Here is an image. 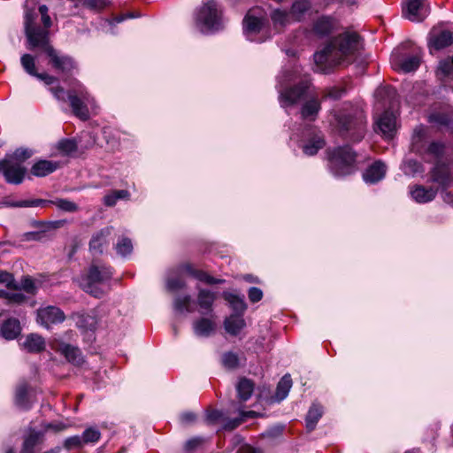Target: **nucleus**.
<instances>
[{"label":"nucleus","instance_id":"nucleus-1","mask_svg":"<svg viewBox=\"0 0 453 453\" xmlns=\"http://www.w3.org/2000/svg\"><path fill=\"white\" fill-rule=\"evenodd\" d=\"M49 9L45 4L40 5L38 12L35 9L25 11V33L27 37V48L30 50H38L45 53L48 65L50 68L62 75L72 74L77 68L74 59L58 50L50 41V27L51 19L48 14Z\"/></svg>","mask_w":453,"mask_h":453},{"label":"nucleus","instance_id":"nucleus-2","mask_svg":"<svg viewBox=\"0 0 453 453\" xmlns=\"http://www.w3.org/2000/svg\"><path fill=\"white\" fill-rule=\"evenodd\" d=\"M364 43L361 36L353 31H345L334 37L313 55L315 71L329 73L337 65H348L358 60Z\"/></svg>","mask_w":453,"mask_h":453},{"label":"nucleus","instance_id":"nucleus-3","mask_svg":"<svg viewBox=\"0 0 453 453\" xmlns=\"http://www.w3.org/2000/svg\"><path fill=\"white\" fill-rule=\"evenodd\" d=\"M329 125L343 140L360 142L366 131V116L364 111L350 103H344L330 111Z\"/></svg>","mask_w":453,"mask_h":453},{"label":"nucleus","instance_id":"nucleus-4","mask_svg":"<svg viewBox=\"0 0 453 453\" xmlns=\"http://www.w3.org/2000/svg\"><path fill=\"white\" fill-rule=\"evenodd\" d=\"M299 66L296 61L287 64L277 76L276 89L279 93V102L288 114V108L307 98L311 82L306 78H301Z\"/></svg>","mask_w":453,"mask_h":453},{"label":"nucleus","instance_id":"nucleus-5","mask_svg":"<svg viewBox=\"0 0 453 453\" xmlns=\"http://www.w3.org/2000/svg\"><path fill=\"white\" fill-rule=\"evenodd\" d=\"M195 27L204 35L222 32L227 24L222 4L217 0H203L193 16Z\"/></svg>","mask_w":453,"mask_h":453},{"label":"nucleus","instance_id":"nucleus-6","mask_svg":"<svg viewBox=\"0 0 453 453\" xmlns=\"http://www.w3.org/2000/svg\"><path fill=\"white\" fill-rule=\"evenodd\" d=\"M50 90L57 100L62 102L68 101L73 114L81 120L88 119L89 110L96 108L94 97L78 81L67 92L59 86L52 87Z\"/></svg>","mask_w":453,"mask_h":453},{"label":"nucleus","instance_id":"nucleus-7","mask_svg":"<svg viewBox=\"0 0 453 453\" xmlns=\"http://www.w3.org/2000/svg\"><path fill=\"white\" fill-rule=\"evenodd\" d=\"M411 150L428 163H441L446 156L447 147L441 141H428L426 128L423 126L414 129Z\"/></svg>","mask_w":453,"mask_h":453},{"label":"nucleus","instance_id":"nucleus-8","mask_svg":"<svg viewBox=\"0 0 453 453\" xmlns=\"http://www.w3.org/2000/svg\"><path fill=\"white\" fill-rule=\"evenodd\" d=\"M290 142L302 150L305 156H315L326 146L323 132L316 126L306 124L290 135Z\"/></svg>","mask_w":453,"mask_h":453},{"label":"nucleus","instance_id":"nucleus-9","mask_svg":"<svg viewBox=\"0 0 453 453\" xmlns=\"http://www.w3.org/2000/svg\"><path fill=\"white\" fill-rule=\"evenodd\" d=\"M242 26L243 35L250 42L261 43L271 37L265 12L259 7L248 11L243 19Z\"/></svg>","mask_w":453,"mask_h":453},{"label":"nucleus","instance_id":"nucleus-10","mask_svg":"<svg viewBox=\"0 0 453 453\" xmlns=\"http://www.w3.org/2000/svg\"><path fill=\"white\" fill-rule=\"evenodd\" d=\"M336 28V21L330 16H320L313 21L311 29H299L293 35V46L302 47L312 42L314 38L329 36Z\"/></svg>","mask_w":453,"mask_h":453},{"label":"nucleus","instance_id":"nucleus-11","mask_svg":"<svg viewBox=\"0 0 453 453\" xmlns=\"http://www.w3.org/2000/svg\"><path fill=\"white\" fill-rule=\"evenodd\" d=\"M112 275L113 270L111 266L92 264L88 273L81 276L80 285L85 292L96 298H101L104 294L102 286L108 282Z\"/></svg>","mask_w":453,"mask_h":453},{"label":"nucleus","instance_id":"nucleus-12","mask_svg":"<svg viewBox=\"0 0 453 453\" xmlns=\"http://www.w3.org/2000/svg\"><path fill=\"white\" fill-rule=\"evenodd\" d=\"M356 153L349 145L328 150V167L337 178L345 177L355 171Z\"/></svg>","mask_w":453,"mask_h":453},{"label":"nucleus","instance_id":"nucleus-13","mask_svg":"<svg viewBox=\"0 0 453 453\" xmlns=\"http://www.w3.org/2000/svg\"><path fill=\"white\" fill-rule=\"evenodd\" d=\"M420 62L421 56L418 51L407 54L401 48L394 50L390 57V63L393 68L403 73L416 71L419 67Z\"/></svg>","mask_w":453,"mask_h":453},{"label":"nucleus","instance_id":"nucleus-14","mask_svg":"<svg viewBox=\"0 0 453 453\" xmlns=\"http://www.w3.org/2000/svg\"><path fill=\"white\" fill-rule=\"evenodd\" d=\"M49 204L56 205L59 210L65 212H75L79 210V206L74 202L68 199L58 198L56 200H44V199H25L10 202L9 205L16 208L23 207H39L47 206Z\"/></svg>","mask_w":453,"mask_h":453},{"label":"nucleus","instance_id":"nucleus-15","mask_svg":"<svg viewBox=\"0 0 453 453\" xmlns=\"http://www.w3.org/2000/svg\"><path fill=\"white\" fill-rule=\"evenodd\" d=\"M50 347L74 366H81L84 363V356L77 346L60 340H54L51 342Z\"/></svg>","mask_w":453,"mask_h":453},{"label":"nucleus","instance_id":"nucleus-16","mask_svg":"<svg viewBox=\"0 0 453 453\" xmlns=\"http://www.w3.org/2000/svg\"><path fill=\"white\" fill-rule=\"evenodd\" d=\"M0 171L6 181L12 184L21 183L26 173V168L19 162L10 157H4L0 161Z\"/></svg>","mask_w":453,"mask_h":453},{"label":"nucleus","instance_id":"nucleus-17","mask_svg":"<svg viewBox=\"0 0 453 453\" xmlns=\"http://www.w3.org/2000/svg\"><path fill=\"white\" fill-rule=\"evenodd\" d=\"M428 13L427 0H408L403 8V16L411 21H422Z\"/></svg>","mask_w":453,"mask_h":453},{"label":"nucleus","instance_id":"nucleus-18","mask_svg":"<svg viewBox=\"0 0 453 453\" xmlns=\"http://www.w3.org/2000/svg\"><path fill=\"white\" fill-rule=\"evenodd\" d=\"M65 319L63 311L56 306L50 305L41 308L37 311V321L47 329H50L52 325L62 323Z\"/></svg>","mask_w":453,"mask_h":453},{"label":"nucleus","instance_id":"nucleus-19","mask_svg":"<svg viewBox=\"0 0 453 453\" xmlns=\"http://www.w3.org/2000/svg\"><path fill=\"white\" fill-rule=\"evenodd\" d=\"M453 44V32L447 29L434 28L428 36L430 51L440 50Z\"/></svg>","mask_w":453,"mask_h":453},{"label":"nucleus","instance_id":"nucleus-20","mask_svg":"<svg viewBox=\"0 0 453 453\" xmlns=\"http://www.w3.org/2000/svg\"><path fill=\"white\" fill-rule=\"evenodd\" d=\"M20 64L25 72L44 82L45 85H52L58 81L55 76L46 73H38L35 67V58L28 53L23 54L20 58Z\"/></svg>","mask_w":453,"mask_h":453},{"label":"nucleus","instance_id":"nucleus-21","mask_svg":"<svg viewBox=\"0 0 453 453\" xmlns=\"http://www.w3.org/2000/svg\"><path fill=\"white\" fill-rule=\"evenodd\" d=\"M112 227L108 226L96 233L89 242V250L93 255H102L110 243Z\"/></svg>","mask_w":453,"mask_h":453},{"label":"nucleus","instance_id":"nucleus-22","mask_svg":"<svg viewBox=\"0 0 453 453\" xmlns=\"http://www.w3.org/2000/svg\"><path fill=\"white\" fill-rule=\"evenodd\" d=\"M431 180L442 188V192L445 191L452 182V176L449 165L442 162L434 164V166L431 170Z\"/></svg>","mask_w":453,"mask_h":453},{"label":"nucleus","instance_id":"nucleus-23","mask_svg":"<svg viewBox=\"0 0 453 453\" xmlns=\"http://www.w3.org/2000/svg\"><path fill=\"white\" fill-rule=\"evenodd\" d=\"M376 125L386 138L391 139L396 131V117L392 111H385L377 120Z\"/></svg>","mask_w":453,"mask_h":453},{"label":"nucleus","instance_id":"nucleus-24","mask_svg":"<svg viewBox=\"0 0 453 453\" xmlns=\"http://www.w3.org/2000/svg\"><path fill=\"white\" fill-rule=\"evenodd\" d=\"M217 324L214 316L209 318H200L193 322L194 334L197 337L208 338L216 332Z\"/></svg>","mask_w":453,"mask_h":453},{"label":"nucleus","instance_id":"nucleus-25","mask_svg":"<svg viewBox=\"0 0 453 453\" xmlns=\"http://www.w3.org/2000/svg\"><path fill=\"white\" fill-rule=\"evenodd\" d=\"M386 173V165L380 160H377L365 170L363 180L366 184H375L384 179Z\"/></svg>","mask_w":453,"mask_h":453},{"label":"nucleus","instance_id":"nucleus-26","mask_svg":"<svg viewBox=\"0 0 453 453\" xmlns=\"http://www.w3.org/2000/svg\"><path fill=\"white\" fill-rule=\"evenodd\" d=\"M198 289L197 295V303L199 305V312L202 315H208L212 312V305L216 300V293L204 289L196 288Z\"/></svg>","mask_w":453,"mask_h":453},{"label":"nucleus","instance_id":"nucleus-27","mask_svg":"<svg viewBox=\"0 0 453 453\" xmlns=\"http://www.w3.org/2000/svg\"><path fill=\"white\" fill-rule=\"evenodd\" d=\"M411 198L418 203H426L433 201L437 194L434 188H425L421 185H415L410 188Z\"/></svg>","mask_w":453,"mask_h":453},{"label":"nucleus","instance_id":"nucleus-28","mask_svg":"<svg viewBox=\"0 0 453 453\" xmlns=\"http://www.w3.org/2000/svg\"><path fill=\"white\" fill-rule=\"evenodd\" d=\"M183 273H185V270L182 268V265L168 272L166 277V289L168 291L175 292L185 287V281L182 279Z\"/></svg>","mask_w":453,"mask_h":453},{"label":"nucleus","instance_id":"nucleus-29","mask_svg":"<svg viewBox=\"0 0 453 453\" xmlns=\"http://www.w3.org/2000/svg\"><path fill=\"white\" fill-rule=\"evenodd\" d=\"M15 403L19 408L25 411L32 407L33 403L30 399L29 388L26 381H21L16 388Z\"/></svg>","mask_w":453,"mask_h":453},{"label":"nucleus","instance_id":"nucleus-30","mask_svg":"<svg viewBox=\"0 0 453 453\" xmlns=\"http://www.w3.org/2000/svg\"><path fill=\"white\" fill-rule=\"evenodd\" d=\"M20 332L19 320L14 318H10L4 321L0 328V335L8 341L16 339Z\"/></svg>","mask_w":453,"mask_h":453},{"label":"nucleus","instance_id":"nucleus-31","mask_svg":"<svg viewBox=\"0 0 453 453\" xmlns=\"http://www.w3.org/2000/svg\"><path fill=\"white\" fill-rule=\"evenodd\" d=\"M21 347L30 353H40L44 350L46 343L44 339L37 334H29L20 343Z\"/></svg>","mask_w":453,"mask_h":453},{"label":"nucleus","instance_id":"nucleus-32","mask_svg":"<svg viewBox=\"0 0 453 453\" xmlns=\"http://www.w3.org/2000/svg\"><path fill=\"white\" fill-rule=\"evenodd\" d=\"M246 322L242 314H231L224 320V328L227 334L236 336L245 327Z\"/></svg>","mask_w":453,"mask_h":453},{"label":"nucleus","instance_id":"nucleus-33","mask_svg":"<svg viewBox=\"0 0 453 453\" xmlns=\"http://www.w3.org/2000/svg\"><path fill=\"white\" fill-rule=\"evenodd\" d=\"M222 296L232 308V314H242V316H243L245 311L247 310L244 296H239L229 291H224Z\"/></svg>","mask_w":453,"mask_h":453},{"label":"nucleus","instance_id":"nucleus-34","mask_svg":"<svg viewBox=\"0 0 453 453\" xmlns=\"http://www.w3.org/2000/svg\"><path fill=\"white\" fill-rule=\"evenodd\" d=\"M321 109V102L317 97H311L305 101L301 108L303 119L313 121L316 119Z\"/></svg>","mask_w":453,"mask_h":453},{"label":"nucleus","instance_id":"nucleus-35","mask_svg":"<svg viewBox=\"0 0 453 453\" xmlns=\"http://www.w3.org/2000/svg\"><path fill=\"white\" fill-rule=\"evenodd\" d=\"M59 167V163L50 160H39L31 168V173L37 177H44Z\"/></svg>","mask_w":453,"mask_h":453},{"label":"nucleus","instance_id":"nucleus-36","mask_svg":"<svg viewBox=\"0 0 453 453\" xmlns=\"http://www.w3.org/2000/svg\"><path fill=\"white\" fill-rule=\"evenodd\" d=\"M182 268L185 270L186 273L191 275L199 281L204 282L208 285L219 284L224 281L223 280L216 279L209 275L203 271L194 269L193 266L189 264L182 265Z\"/></svg>","mask_w":453,"mask_h":453},{"label":"nucleus","instance_id":"nucleus-37","mask_svg":"<svg viewBox=\"0 0 453 453\" xmlns=\"http://www.w3.org/2000/svg\"><path fill=\"white\" fill-rule=\"evenodd\" d=\"M271 19L278 32L294 21L289 12L280 9H275L271 12Z\"/></svg>","mask_w":453,"mask_h":453},{"label":"nucleus","instance_id":"nucleus-38","mask_svg":"<svg viewBox=\"0 0 453 453\" xmlns=\"http://www.w3.org/2000/svg\"><path fill=\"white\" fill-rule=\"evenodd\" d=\"M323 407L317 403H313L310 407L308 413L305 418L306 428L308 431H313L323 415Z\"/></svg>","mask_w":453,"mask_h":453},{"label":"nucleus","instance_id":"nucleus-39","mask_svg":"<svg viewBox=\"0 0 453 453\" xmlns=\"http://www.w3.org/2000/svg\"><path fill=\"white\" fill-rule=\"evenodd\" d=\"M428 121L435 124L439 127H449L453 121V113L451 109L448 108L442 111H434L429 114Z\"/></svg>","mask_w":453,"mask_h":453},{"label":"nucleus","instance_id":"nucleus-40","mask_svg":"<svg viewBox=\"0 0 453 453\" xmlns=\"http://www.w3.org/2000/svg\"><path fill=\"white\" fill-rule=\"evenodd\" d=\"M292 379L290 374H285L278 382L276 387L275 395L273 396L276 402H281L288 395L292 388Z\"/></svg>","mask_w":453,"mask_h":453},{"label":"nucleus","instance_id":"nucleus-41","mask_svg":"<svg viewBox=\"0 0 453 453\" xmlns=\"http://www.w3.org/2000/svg\"><path fill=\"white\" fill-rule=\"evenodd\" d=\"M76 316V325L78 327L88 331H94L96 329L97 319L93 312L78 313Z\"/></svg>","mask_w":453,"mask_h":453},{"label":"nucleus","instance_id":"nucleus-42","mask_svg":"<svg viewBox=\"0 0 453 453\" xmlns=\"http://www.w3.org/2000/svg\"><path fill=\"white\" fill-rule=\"evenodd\" d=\"M311 3L308 0H296L291 7L289 13L294 21H299L310 10Z\"/></svg>","mask_w":453,"mask_h":453},{"label":"nucleus","instance_id":"nucleus-43","mask_svg":"<svg viewBox=\"0 0 453 453\" xmlns=\"http://www.w3.org/2000/svg\"><path fill=\"white\" fill-rule=\"evenodd\" d=\"M236 390L240 400L245 402L250 398L254 390V384L250 380L242 378L239 380Z\"/></svg>","mask_w":453,"mask_h":453},{"label":"nucleus","instance_id":"nucleus-44","mask_svg":"<svg viewBox=\"0 0 453 453\" xmlns=\"http://www.w3.org/2000/svg\"><path fill=\"white\" fill-rule=\"evenodd\" d=\"M130 193L127 190H111L104 196V203L106 206H114L119 200H129Z\"/></svg>","mask_w":453,"mask_h":453},{"label":"nucleus","instance_id":"nucleus-45","mask_svg":"<svg viewBox=\"0 0 453 453\" xmlns=\"http://www.w3.org/2000/svg\"><path fill=\"white\" fill-rule=\"evenodd\" d=\"M173 308L178 312H193L192 298L189 295L178 296L174 298Z\"/></svg>","mask_w":453,"mask_h":453},{"label":"nucleus","instance_id":"nucleus-46","mask_svg":"<svg viewBox=\"0 0 453 453\" xmlns=\"http://www.w3.org/2000/svg\"><path fill=\"white\" fill-rule=\"evenodd\" d=\"M220 363L226 370H235L239 367L240 358L237 353L226 351L221 355Z\"/></svg>","mask_w":453,"mask_h":453},{"label":"nucleus","instance_id":"nucleus-47","mask_svg":"<svg viewBox=\"0 0 453 453\" xmlns=\"http://www.w3.org/2000/svg\"><path fill=\"white\" fill-rule=\"evenodd\" d=\"M404 174L415 176L424 172L423 165L416 159H407L402 165Z\"/></svg>","mask_w":453,"mask_h":453},{"label":"nucleus","instance_id":"nucleus-48","mask_svg":"<svg viewBox=\"0 0 453 453\" xmlns=\"http://www.w3.org/2000/svg\"><path fill=\"white\" fill-rule=\"evenodd\" d=\"M115 250L118 255L126 257L133 251L132 241L129 238L124 236L119 238L115 244Z\"/></svg>","mask_w":453,"mask_h":453},{"label":"nucleus","instance_id":"nucleus-49","mask_svg":"<svg viewBox=\"0 0 453 453\" xmlns=\"http://www.w3.org/2000/svg\"><path fill=\"white\" fill-rule=\"evenodd\" d=\"M57 148L63 155L68 156L77 150L78 142L75 139H62L58 142Z\"/></svg>","mask_w":453,"mask_h":453},{"label":"nucleus","instance_id":"nucleus-50","mask_svg":"<svg viewBox=\"0 0 453 453\" xmlns=\"http://www.w3.org/2000/svg\"><path fill=\"white\" fill-rule=\"evenodd\" d=\"M84 444L97 442L101 437L100 431L96 426H89L81 434Z\"/></svg>","mask_w":453,"mask_h":453},{"label":"nucleus","instance_id":"nucleus-51","mask_svg":"<svg viewBox=\"0 0 453 453\" xmlns=\"http://www.w3.org/2000/svg\"><path fill=\"white\" fill-rule=\"evenodd\" d=\"M33 155V150L27 148H19L13 153L7 154L5 157H10L12 160L19 162L20 165L22 163L31 157Z\"/></svg>","mask_w":453,"mask_h":453},{"label":"nucleus","instance_id":"nucleus-52","mask_svg":"<svg viewBox=\"0 0 453 453\" xmlns=\"http://www.w3.org/2000/svg\"><path fill=\"white\" fill-rule=\"evenodd\" d=\"M0 285L8 289L17 290L19 288L13 274L4 270H0Z\"/></svg>","mask_w":453,"mask_h":453},{"label":"nucleus","instance_id":"nucleus-53","mask_svg":"<svg viewBox=\"0 0 453 453\" xmlns=\"http://www.w3.org/2000/svg\"><path fill=\"white\" fill-rule=\"evenodd\" d=\"M0 298L6 299L9 303H22L26 300V296L20 292H8L0 289Z\"/></svg>","mask_w":453,"mask_h":453},{"label":"nucleus","instance_id":"nucleus-54","mask_svg":"<svg viewBox=\"0 0 453 453\" xmlns=\"http://www.w3.org/2000/svg\"><path fill=\"white\" fill-rule=\"evenodd\" d=\"M252 411L249 412H242L241 417L232 418V419H226L225 418V421L223 422V427L226 430H233L239 426L244 420L246 417H249L252 414Z\"/></svg>","mask_w":453,"mask_h":453},{"label":"nucleus","instance_id":"nucleus-55","mask_svg":"<svg viewBox=\"0 0 453 453\" xmlns=\"http://www.w3.org/2000/svg\"><path fill=\"white\" fill-rule=\"evenodd\" d=\"M205 419L210 425L223 423L225 421V414L219 410H209L206 412Z\"/></svg>","mask_w":453,"mask_h":453},{"label":"nucleus","instance_id":"nucleus-56","mask_svg":"<svg viewBox=\"0 0 453 453\" xmlns=\"http://www.w3.org/2000/svg\"><path fill=\"white\" fill-rule=\"evenodd\" d=\"M79 4H81L87 9L91 11L99 12L103 10L106 6L105 0H80L77 2Z\"/></svg>","mask_w":453,"mask_h":453},{"label":"nucleus","instance_id":"nucleus-57","mask_svg":"<svg viewBox=\"0 0 453 453\" xmlns=\"http://www.w3.org/2000/svg\"><path fill=\"white\" fill-rule=\"evenodd\" d=\"M65 449H73L81 448L84 443L81 435H74L65 439L64 443Z\"/></svg>","mask_w":453,"mask_h":453},{"label":"nucleus","instance_id":"nucleus-58","mask_svg":"<svg viewBox=\"0 0 453 453\" xmlns=\"http://www.w3.org/2000/svg\"><path fill=\"white\" fill-rule=\"evenodd\" d=\"M204 441V439L202 437H194L187 441L185 443L184 449L187 452H192L196 450L199 446H201Z\"/></svg>","mask_w":453,"mask_h":453},{"label":"nucleus","instance_id":"nucleus-59","mask_svg":"<svg viewBox=\"0 0 453 453\" xmlns=\"http://www.w3.org/2000/svg\"><path fill=\"white\" fill-rule=\"evenodd\" d=\"M248 296L251 303H257L263 298V291L256 287H252L248 291Z\"/></svg>","mask_w":453,"mask_h":453},{"label":"nucleus","instance_id":"nucleus-60","mask_svg":"<svg viewBox=\"0 0 453 453\" xmlns=\"http://www.w3.org/2000/svg\"><path fill=\"white\" fill-rule=\"evenodd\" d=\"M343 93H344L343 89L337 88V87H333V88H328L326 91L324 97L337 100L342 97Z\"/></svg>","mask_w":453,"mask_h":453},{"label":"nucleus","instance_id":"nucleus-61","mask_svg":"<svg viewBox=\"0 0 453 453\" xmlns=\"http://www.w3.org/2000/svg\"><path fill=\"white\" fill-rule=\"evenodd\" d=\"M21 288L28 294H34L35 290V285L31 278H24L21 281Z\"/></svg>","mask_w":453,"mask_h":453},{"label":"nucleus","instance_id":"nucleus-62","mask_svg":"<svg viewBox=\"0 0 453 453\" xmlns=\"http://www.w3.org/2000/svg\"><path fill=\"white\" fill-rule=\"evenodd\" d=\"M236 453H264L263 450L259 448L254 447L250 444L244 443L242 444Z\"/></svg>","mask_w":453,"mask_h":453},{"label":"nucleus","instance_id":"nucleus-63","mask_svg":"<svg viewBox=\"0 0 453 453\" xmlns=\"http://www.w3.org/2000/svg\"><path fill=\"white\" fill-rule=\"evenodd\" d=\"M196 415L192 411H185L180 415V420L182 424L189 425L196 421Z\"/></svg>","mask_w":453,"mask_h":453},{"label":"nucleus","instance_id":"nucleus-64","mask_svg":"<svg viewBox=\"0 0 453 453\" xmlns=\"http://www.w3.org/2000/svg\"><path fill=\"white\" fill-rule=\"evenodd\" d=\"M43 237V232H27L24 234V239L26 241H41Z\"/></svg>","mask_w":453,"mask_h":453}]
</instances>
